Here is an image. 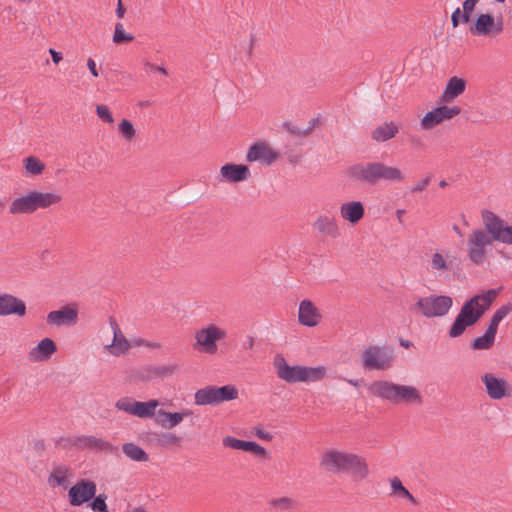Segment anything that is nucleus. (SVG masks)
Instances as JSON below:
<instances>
[{
    "label": "nucleus",
    "mask_w": 512,
    "mask_h": 512,
    "mask_svg": "<svg viewBox=\"0 0 512 512\" xmlns=\"http://www.w3.org/2000/svg\"><path fill=\"white\" fill-rule=\"evenodd\" d=\"M24 168L30 175H40L44 169L45 164L35 156H29L24 159Z\"/></svg>",
    "instance_id": "obj_41"
},
{
    "label": "nucleus",
    "mask_w": 512,
    "mask_h": 512,
    "mask_svg": "<svg viewBox=\"0 0 512 512\" xmlns=\"http://www.w3.org/2000/svg\"><path fill=\"white\" fill-rule=\"evenodd\" d=\"M138 402L132 397H122L115 403V408L134 416Z\"/></svg>",
    "instance_id": "obj_45"
},
{
    "label": "nucleus",
    "mask_w": 512,
    "mask_h": 512,
    "mask_svg": "<svg viewBox=\"0 0 512 512\" xmlns=\"http://www.w3.org/2000/svg\"><path fill=\"white\" fill-rule=\"evenodd\" d=\"M511 312H512V303H507V304L501 306L494 312V314L490 320L489 326L497 331L500 322L505 317H507Z\"/></svg>",
    "instance_id": "obj_42"
},
{
    "label": "nucleus",
    "mask_w": 512,
    "mask_h": 512,
    "mask_svg": "<svg viewBox=\"0 0 512 512\" xmlns=\"http://www.w3.org/2000/svg\"><path fill=\"white\" fill-rule=\"evenodd\" d=\"M497 296L498 291L496 289H489L465 302L448 331L449 337L457 338L468 327L476 324Z\"/></svg>",
    "instance_id": "obj_2"
},
{
    "label": "nucleus",
    "mask_w": 512,
    "mask_h": 512,
    "mask_svg": "<svg viewBox=\"0 0 512 512\" xmlns=\"http://www.w3.org/2000/svg\"><path fill=\"white\" fill-rule=\"evenodd\" d=\"M348 175L355 180L367 183H376L379 180L400 183L405 180V175L400 168L382 162H368L351 166L348 169Z\"/></svg>",
    "instance_id": "obj_5"
},
{
    "label": "nucleus",
    "mask_w": 512,
    "mask_h": 512,
    "mask_svg": "<svg viewBox=\"0 0 512 512\" xmlns=\"http://www.w3.org/2000/svg\"><path fill=\"white\" fill-rule=\"evenodd\" d=\"M123 453L133 461L147 462L148 454L137 444L133 442L124 443L122 446Z\"/></svg>",
    "instance_id": "obj_36"
},
{
    "label": "nucleus",
    "mask_w": 512,
    "mask_h": 512,
    "mask_svg": "<svg viewBox=\"0 0 512 512\" xmlns=\"http://www.w3.org/2000/svg\"><path fill=\"white\" fill-rule=\"evenodd\" d=\"M46 321L50 326H73L78 321V310L71 305L63 306L59 310L49 312Z\"/></svg>",
    "instance_id": "obj_17"
},
{
    "label": "nucleus",
    "mask_w": 512,
    "mask_h": 512,
    "mask_svg": "<svg viewBox=\"0 0 512 512\" xmlns=\"http://www.w3.org/2000/svg\"><path fill=\"white\" fill-rule=\"evenodd\" d=\"M319 466L333 474L348 473L354 481H363L370 476L364 456L339 448L324 450L319 458Z\"/></svg>",
    "instance_id": "obj_1"
},
{
    "label": "nucleus",
    "mask_w": 512,
    "mask_h": 512,
    "mask_svg": "<svg viewBox=\"0 0 512 512\" xmlns=\"http://www.w3.org/2000/svg\"><path fill=\"white\" fill-rule=\"evenodd\" d=\"M271 458V453L265 448L258 445V459H266L269 460Z\"/></svg>",
    "instance_id": "obj_57"
},
{
    "label": "nucleus",
    "mask_w": 512,
    "mask_h": 512,
    "mask_svg": "<svg viewBox=\"0 0 512 512\" xmlns=\"http://www.w3.org/2000/svg\"><path fill=\"white\" fill-rule=\"evenodd\" d=\"M465 89L466 81L463 78L453 76L448 80L439 100L441 103H451L463 94Z\"/></svg>",
    "instance_id": "obj_26"
},
{
    "label": "nucleus",
    "mask_w": 512,
    "mask_h": 512,
    "mask_svg": "<svg viewBox=\"0 0 512 512\" xmlns=\"http://www.w3.org/2000/svg\"><path fill=\"white\" fill-rule=\"evenodd\" d=\"M56 351L55 342L50 338H44L28 352V359L31 362L47 361Z\"/></svg>",
    "instance_id": "obj_24"
},
{
    "label": "nucleus",
    "mask_w": 512,
    "mask_h": 512,
    "mask_svg": "<svg viewBox=\"0 0 512 512\" xmlns=\"http://www.w3.org/2000/svg\"><path fill=\"white\" fill-rule=\"evenodd\" d=\"M496 333L497 331L488 325L486 332L471 342V347L474 350L490 349L494 345Z\"/></svg>",
    "instance_id": "obj_35"
},
{
    "label": "nucleus",
    "mask_w": 512,
    "mask_h": 512,
    "mask_svg": "<svg viewBox=\"0 0 512 512\" xmlns=\"http://www.w3.org/2000/svg\"><path fill=\"white\" fill-rule=\"evenodd\" d=\"M318 125L317 119H311L306 128L298 127L290 122H284L283 128L289 131L290 133L298 136H308L314 128Z\"/></svg>",
    "instance_id": "obj_40"
},
{
    "label": "nucleus",
    "mask_w": 512,
    "mask_h": 512,
    "mask_svg": "<svg viewBox=\"0 0 512 512\" xmlns=\"http://www.w3.org/2000/svg\"><path fill=\"white\" fill-rule=\"evenodd\" d=\"M504 19L490 12L477 14L469 24L468 30L472 36L484 38H497L504 31Z\"/></svg>",
    "instance_id": "obj_6"
},
{
    "label": "nucleus",
    "mask_w": 512,
    "mask_h": 512,
    "mask_svg": "<svg viewBox=\"0 0 512 512\" xmlns=\"http://www.w3.org/2000/svg\"><path fill=\"white\" fill-rule=\"evenodd\" d=\"M272 504L275 507H278L281 509H290L293 506L294 502L292 499H290L288 497H282V498L273 500Z\"/></svg>",
    "instance_id": "obj_51"
},
{
    "label": "nucleus",
    "mask_w": 512,
    "mask_h": 512,
    "mask_svg": "<svg viewBox=\"0 0 512 512\" xmlns=\"http://www.w3.org/2000/svg\"><path fill=\"white\" fill-rule=\"evenodd\" d=\"M480 217L482 225L488 229L495 243L512 246V222H507L489 209H483Z\"/></svg>",
    "instance_id": "obj_8"
},
{
    "label": "nucleus",
    "mask_w": 512,
    "mask_h": 512,
    "mask_svg": "<svg viewBox=\"0 0 512 512\" xmlns=\"http://www.w3.org/2000/svg\"><path fill=\"white\" fill-rule=\"evenodd\" d=\"M362 362L365 369L385 370L391 366L392 356L387 350L374 346L363 351Z\"/></svg>",
    "instance_id": "obj_14"
},
{
    "label": "nucleus",
    "mask_w": 512,
    "mask_h": 512,
    "mask_svg": "<svg viewBox=\"0 0 512 512\" xmlns=\"http://www.w3.org/2000/svg\"><path fill=\"white\" fill-rule=\"evenodd\" d=\"M116 15L118 18H123L125 15V8L123 7L121 0H118Z\"/></svg>",
    "instance_id": "obj_61"
},
{
    "label": "nucleus",
    "mask_w": 512,
    "mask_h": 512,
    "mask_svg": "<svg viewBox=\"0 0 512 512\" xmlns=\"http://www.w3.org/2000/svg\"><path fill=\"white\" fill-rule=\"evenodd\" d=\"M462 22V11L460 8H456L451 15V23L454 28L458 27Z\"/></svg>",
    "instance_id": "obj_53"
},
{
    "label": "nucleus",
    "mask_w": 512,
    "mask_h": 512,
    "mask_svg": "<svg viewBox=\"0 0 512 512\" xmlns=\"http://www.w3.org/2000/svg\"><path fill=\"white\" fill-rule=\"evenodd\" d=\"M71 470L65 465H58L53 468L48 477V483L51 487L63 486L67 477L71 475Z\"/></svg>",
    "instance_id": "obj_37"
},
{
    "label": "nucleus",
    "mask_w": 512,
    "mask_h": 512,
    "mask_svg": "<svg viewBox=\"0 0 512 512\" xmlns=\"http://www.w3.org/2000/svg\"><path fill=\"white\" fill-rule=\"evenodd\" d=\"M181 440V437L174 433H164L160 436L159 443L166 448H170L178 446L181 443Z\"/></svg>",
    "instance_id": "obj_47"
},
{
    "label": "nucleus",
    "mask_w": 512,
    "mask_h": 512,
    "mask_svg": "<svg viewBox=\"0 0 512 512\" xmlns=\"http://www.w3.org/2000/svg\"><path fill=\"white\" fill-rule=\"evenodd\" d=\"M196 405H218V398L216 393V386H207L199 389L194 395Z\"/></svg>",
    "instance_id": "obj_33"
},
{
    "label": "nucleus",
    "mask_w": 512,
    "mask_h": 512,
    "mask_svg": "<svg viewBox=\"0 0 512 512\" xmlns=\"http://www.w3.org/2000/svg\"><path fill=\"white\" fill-rule=\"evenodd\" d=\"M219 180L228 183H237L251 177V170L247 165L227 163L220 168Z\"/></svg>",
    "instance_id": "obj_19"
},
{
    "label": "nucleus",
    "mask_w": 512,
    "mask_h": 512,
    "mask_svg": "<svg viewBox=\"0 0 512 512\" xmlns=\"http://www.w3.org/2000/svg\"><path fill=\"white\" fill-rule=\"evenodd\" d=\"M96 484L91 480L82 479L69 489V502L72 506H80L96 495Z\"/></svg>",
    "instance_id": "obj_16"
},
{
    "label": "nucleus",
    "mask_w": 512,
    "mask_h": 512,
    "mask_svg": "<svg viewBox=\"0 0 512 512\" xmlns=\"http://www.w3.org/2000/svg\"><path fill=\"white\" fill-rule=\"evenodd\" d=\"M258 438H260L264 441H272L274 438V435L270 431L258 429Z\"/></svg>",
    "instance_id": "obj_54"
},
{
    "label": "nucleus",
    "mask_w": 512,
    "mask_h": 512,
    "mask_svg": "<svg viewBox=\"0 0 512 512\" xmlns=\"http://www.w3.org/2000/svg\"><path fill=\"white\" fill-rule=\"evenodd\" d=\"M131 512H146L142 507H136Z\"/></svg>",
    "instance_id": "obj_64"
},
{
    "label": "nucleus",
    "mask_w": 512,
    "mask_h": 512,
    "mask_svg": "<svg viewBox=\"0 0 512 512\" xmlns=\"http://www.w3.org/2000/svg\"><path fill=\"white\" fill-rule=\"evenodd\" d=\"M134 40L132 34H128L124 30V26L121 22H117L114 28L113 42L115 44H122L124 42H131Z\"/></svg>",
    "instance_id": "obj_46"
},
{
    "label": "nucleus",
    "mask_w": 512,
    "mask_h": 512,
    "mask_svg": "<svg viewBox=\"0 0 512 512\" xmlns=\"http://www.w3.org/2000/svg\"><path fill=\"white\" fill-rule=\"evenodd\" d=\"M109 324L113 331V341L111 344L106 345L105 349L114 356L125 354L131 348L129 341L123 335L119 325L113 317L109 318Z\"/></svg>",
    "instance_id": "obj_21"
},
{
    "label": "nucleus",
    "mask_w": 512,
    "mask_h": 512,
    "mask_svg": "<svg viewBox=\"0 0 512 512\" xmlns=\"http://www.w3.org/2000/svg\"><path fill=\"white\" fill-rule=\"evenodd\" d=\"M461 113L459 106L441 105L427 111L419 121L420 129L430 131Z\"/></svg>",
    "instance_id": "obj_12"
},
{
    "label": "nucleus",
    "mask_w": 512,
    "mask_h": 512,
    "mask_svg": "<svg viewBox=\"0 0 512 512\" xmlns=\"http://www.w3.org/2000/svg\"><path fill=\"white\" fill-rule=\"evenodd\" d=\"M139 345H144L148 348H152V349H159L161 347V344L160 343H157V342H149V341H145V340H141L139 341L138 343Z\"/></svg>",
    "instance_id": "obj_60"
},
{
    "label": "nucleus",
    "mask_w": 512,
    "mask_h": 512,
    "mask_svg": "<svg viewBox=\"0 0 512 512\" xmlns=\"http://www.w3.org/2000/svg\"><path fill=\"white\" fill-rule=\"evenodd\" d=\"M297 321L303 327L315 328L323 322V313L316 303L305 298L299 302Z\"/></svg>",
    "instance_id": "obj_13"
},
{
    "label": "nucleus",
    "mask_w": 512,
    "mask_h": 512,
    "mask_svg": "<svg viewBox=\"0 0 512 512\" xmlns=\"http://www.w3.org/2000/svg\"><path fill=\"white\" fill-rule=\"evenodd\" d=\"M49 53H50V55H51L52 61H53L55 64H59V63L62 61L63 56H62V53H61V52H58V51H56L55 49L50 48V49H49Z\"/></svg>",
    "instance_id": "obj_55"
},
{
    "label": "nucleus",
    "mask_w": 512,
    "mask_h": 512,
    "mask_svg": "<svg viewBox=\"0 0 512 512\" xmlns=\"http://www.w3.org/2000/svg\"><path fill=\"white\" fill-rule=\"evenodd\" d=\"M93 501L90 504V507L95 512H109L108 506L106 504L107 496L105 494H99L98 496H94L92 498Z\"/></svg>",
    "instance_id": "obj_48"
},
{
    "label": "nucleus",
    "mask_w": 512,
    "mask_h": 512,
    "mask_svg": "<svg viewBox=\"0 0 512 512\" xmlns=\"http://www.w3.org/2000/svg\"><path fill=\"white\" fill-rule=\"evenodd\" d=\"M159 406L158 400H149L147 402H138L135 407L134 416L139 418H151L155 414L156 408Z\"/></svg>",
    "instance_id": "obj_39"
},
{
    "label": "nucleus",
    "mask_w": 512,
    "mask_h": 512,
    "mask_svg": "<svg viewBox=\"0 0 512 512\" xmlns=\"http://www.w3.org/2000/svg\"><path fill=\"white\" fill-rule=\"evenodd\" d=\"M462 258L458 252L448 248L436 249L428 259V267L432 274L443 276L460 270Z\"/></svg>",
    "instance_id": "obj_7"
},
{
    "label": "nucleus",
    "mask_w": 512,
    "mask_h": 512,
    "mask_svg": "<svg viewBox=\"0 0 512 512\" xmlns=\"http://www.w3.org/2000/svg\"><path fill=\"white\" fill-rule=\"evenodd\" d=\"M65 446L76 447L78 449H90L97 451L112 452L113 445L103 438H97L89 435L68 437L65 440Z\"/></svg>",
    "instance_id": "obj_15"
},
{
    "label": "nucleus",
    "mask_w": 512,
    "mask_h": 512,
    "mask_svg": "<svg viewBox=\"0 0 512 512\" xmlns=\"http://www.w3.org/2000/svg\"><path fill=\"white\" fill-rule=\"evenodd\" d=\"M87 67H88L89 71L91 72V74L94 77H98L99 76L98 70H97V67H96V62L92 58H88V60H87Z\"/></svg>",
    "instance_id": "obj_56"
},
{
    "label": "nucleus",
    "mask_w": 512,
    "mask_h": 512,
    "mask_svg": "<svg viewBox=\"0 0 512 512\" xmlns=\"http://www.w3.org/2000/svg\"><path fill=\"white\" fill-rule=\"evenodd\" d=\"M177 372V364L150 365L142 370L141 378L146 381L164 379L173 376Z\"/></svg>",
    "instance_id": "obj_25"
},
{
    "label": "nucleus",
    "mask_w": 512,
    "mask_h": 512,
    "mask_svg": "<svg viewBox=\"0 0 512 512\" xmlns=\"http://www.w3.org/2000/svg\"><path fill=\"white\" fill-rule=\"evenodd\" d=\"M158 415L165 418V420L162 421V426L165 428L171 429V428L177 426L178 424H180L183 421L184 417L192 416L193 412L188 409H186L180 413L179 412L172 413V412H167L165 410H159Z\"/></svg>",
    "instance_id": "obj_34"
},
{
    "label": "nucleus",
    "mask_w": 512,
    "mask_h": 512,
    "mask_svg": "<svg viewBox=\"0 0 512 512\" xmlns=\"http://www.w3.org/2000/svg\"><path fill=\"white\" fill-rule=\"evenodd\" d=\"M453 300L446 295L417 297L413 310L426 318L444 317L452 308Z\"/></svg>",
    "instance_id": "obj_9"
},
{
    "label": "nucleus",
    "mask_w": 512,
    "mask_h": 512,
    "mask_svg": "<svg viewBox=\"0 0 512 512\" xmlns=\"http://www.w3.org/2000/svg\"><path fill=\"white\" fill-rule=\"evenodd\" d=\"M273 364L276 374L281 380L289 384L301 382L302 365H289L285 358L280 354L275 356Z\"/></svg>",
    "instance_id": "obj_18"
},
{
    "label": "nucleus",
    "mask_w": 512,
    "mask_h": 512,
    "mask_svg": "<svg viewBox=\"0 0 512 512\" xmlns=\"http://www.w3.org/2000/svg\"><path fill=\"white\" fill-rule=\"evenodd\" d=\"M96 114L97 116L105 123L113 124L114 118L108 108V106L104 104H100L96 106Z\"/></svg>",
    "instance_id": "obj_49"
},
{
    "label": "nucleus",
    "mask_w": 512,
    "mask_h": 512,
    "mask_svg": "<svg viewBox=\"0 0 512 512\" xmlns=\"http://www.w3.org/2000/svg\"><path fill=\"white\" fill-rule=\"evenodd\" d=\"M227 332L215 324H208L194 333L195 344L193 348L197 351L213 355L217 352V342L226 338Z\"/></svg>",
    "instance_id": "obj_10"
},
{
    "label": "nucleus",
    "mask_w": 512,
    "mask_h": 512,
    "mask_svg": "<svg viewBox=\"0 0 512 512\" xmlns=\"http://www.w3.org/2000/svg\"><path fill=\"white\" fill-rule=\"evenodd\" d=\"M390 497L397 500H407L413 505H417V499L404 487L402 481L398 477L389 480Z\"/></svg>",
    "instance_id": "obj_32"
},
{
    "label": "nucleus",
    "mask_w": 512,
    "mask_h": 512,
    "mask_svg": "<svg viewBox=\"0 0 512 512\" xmlns=\"http://www.w3.org/2000/svg\"><path fill=\"white\" fill-rule=\"evenodd\" d=\"M369 390L394 405L421 406L424 403L422 392L413 385L381 380L373 382Z\"/></svg>",
    "instance_id": "obj_3"
},
{
    "label": "nucleus",
    "mask_w": 512,
    "mask_h": 512,
    "mask_svg": "<svg viewBox=\"0 0 512 512\" xmlns=\"http://www.w3.org/2000/svg\"><path fill=\"white\" fill-rule=\"evenodd\" d=\"M339 213L344 221L356 225L364 217L365 208L361 201H347L339 206Z\"/></svg>",
    "instance_id": "obj_23"
},
{
    "label": "nucleus",
    "mask_w": 512,
    "mask_h": 512,
    "mask_svg": "<svg viewBox=\"0 0 512 512\" xmlns=\"http://www.w3.org/2000/svg\"><path fill=\"white\" fill-rule=\"evenodd\" d=\"M487 397L494 401L512 397V383L497 373L487 371L480 376Z\"/></svg>",
    "instance_id": "obj_11"
},
{
    "label": "nucleus",
    "mask_w": 512,
    "mask_h": 512,
    "mask_svg": "<svg viewBox=\"0 0 512 512\" xmlns=\"http://www.w3.org/2000/svg\"><path fill=\"white\" fill-rule=\"evenodd\" d=\"M223 445L236 450H243L256 454V442L244 441L231 436L223 438Z\"/></svg>",
    "instance_id": "obj_38"
},
{
    "label": "nucleus",
    "mask_w": 512,
    "mask_h": 512,
    "mask_svg": "<svg viewBox=\"0 0 512 512\" xmlns=\"http://www.w3.org/2000/svg\"><path fill=\"white\" fill-rule=\"evenodd\" d=\"M216 393L219 404L224 401L234 400L238 397V390L233 385L216 386Z\"/></svg>",
    "instance_id": "obj_43"
},
{
    "label": "nucleus",
    "mask_w": 512,
    "mask_h": 512,
    "mask_svg": "<svg viewBox=\"0 0 512 512\" xmlns=\"http://www.w3.org/2000/svg\"><path fill=\"white\" fill-rule=\"evenodd\" d=\"M34 212L30 192L14 198L9 206V213L11 215L33 214Z\"/></svg>",
    "instance_id": "obj_31"
},
{
    "label": "nucleus",
    "mask_w": 512,
    "mask_h": 512,
    "mask_svg": "<svg viewBox=\"0 0 512 512\" xmlns=\"http://www.w3.org/2000/svg\"><path fill=\"white\" fill-rule=\"evenodd\" d=\"M430 183L429 178L422 179L421 181L414 184L411 188L412 193H419L424 191Z\"/></svg>",
    "instance_id": "obj_52"
},
{
    "label": "nucleus",
    "mask_w": 512,
    "mask_h": 512,
    "mask_svg": "<svg viewBox=\"0 0 512 512\" xmlns=\"http://www.w3.org/2000/svg\"><path fill=\"white\" fill-rule=\"evenodd\" d=\"M328 369L323 365L319 366H301V382L300 383H316L327 377Z\"/></svg>",
    "instance_id": "obj_29"
},
{
    "label": "nucleus",
    "mask_w": 512,
    "mask_h": 512,
    "mask_svg": "<svg viewBox=\"0 0 512 512\" xmlns=\"http://www.w3.org/2000/svg\"><path fill=\"white\" fill-rule=\"evenodd\" d=\"M26 314V304L23 300L11 294H0V316Z\"/></svg>",
    "instance_id": "obj_22"
},
{
    "label": "nucleus",
    "mask_w": 512,
    "mask_h": 512,
    "mask_svg": "<svg viewBox=\"0 0 512 512\" xmlns=\"http://www.w3.org/2000/svg\"><path fill=\"white\" fill-rule=\"evenodd\" d=\"M400 130V124L394 121H386L378 125L371 132V138L379 143L387 142L394 138Z\"/></svg>",
    "instance_id": "obj_27"
},
{
    "label": "nucleus",
    "mask_w": 512,
    "mask_h": 512,
    "mask_svg": "<svg viewBox=\"0 0 512 512\" xmlns=\"http://www.w3.org/2000/svg\"><path fill=\"white\" fill-rule=\"evenodd\" d=\"M280 157V152L266 141H258V164L270 166Z\"/></svg>",
    "instance_id": "obj_30"
},
{
    "label": "nucleus",
    "mask_w": 512,
    "mask_h": 512,
    "mask_svg": "<svg viewBox=\"0 0 512 512\" xmlns=\"http://www.w3.org/2000/svg\"><path fill=\"white\" fill-rule=\"evenodd\" d=\"M475 6L476 5L472 2H470L469 0H465L463 2V9L461 10L462 11V23L470 24V22L473 19V18H471V16L475 9Z\"/></svg>",
    "instance_id": "obj_50"
},
{
    "label": "nucleus",
    "mask_w": 512,
    "mask_h": 512,
    "mask_svg": "<svg viewBox=\"0 0 512 512\" xmlns=\"http://www.w3.org/2000/svg\"><path fill=\"white\" fill-rule=\"evenodd\" d=\"M348 383L353 385L354 387L358 386V381L357 380L350 379V380H348Z\"/></svg>",
    "instance_id": "obj_63"
},
{
    "label": "nucleus",
    "mask_w": 512,
    "mask_h": 512,
    "mask_svg": "<svg viewBox=\"0 0 512 512\" xmlns=\"http://www.w3.org/2000/svg\"><path fill=\"white\" fill-rule=\"evenodd\" d=\"M34 207V211L37 209H45L52 205L59 204L62 200L61 195L53 192H41L38 190L29 191Z\"/></svg>",
    "instance_id": "obj_28"
},
{
    "label": "nucleus",
    "mask_w": 512,
    "mask_h": 512,
    "mask_svg": "<svg viewBox=\"0 0 512 512\" xmlns=\"http://www.w3.org/2000/svg\"><path fill=\"white\" fill-rule=\"evenodd\" d=\"M495 242L483 225L469 231L465 241V257L473 266L483 267L489 263Z\"/></svg>",
    "instance_id": "obj_4"
},
{
    "label": "nucleus",
    "mask_w": 512,
    "mask_h": 512,
    "mask_svg": "<svg viewBox=\"0 0 512 512\" xmlns=\"http://www.w3.org/2000/svg\"><path fill=\"white\" fill-rule=\"evenodd\" d=\"M312 228L321 236L336 239L340 236V227L334 216L321 214L312 223Z\"/></svg>",
    "instance_id": "obj_20"
},
{
    "label": "nucleus",
    "mask_w": 512,
    "mask_h": 512,
    "mask_svg": "<svg viewBox=\"0 0 512 512\" xmlns=\"http://www.w3.org/2000/svg\"><path fill=\"white\" fill-rule=\"evenodd\" d=\"M118 132L126 141H132L136 136V130L132 122L128 119H122L118 124Z\"/></svg>",
    "instance_id": "obj_44"
},
{
    "label": "nucleus",
    "mask_w": 512,
    "mask_h": 512,
    "mask_svg": "<svg viewBox=\"0 0 512 512\" xmlns=\"http://www.w3.org/2000/svg\"><path fill=\"white\" fill-rule=\"evenodd\" d=\"M254 346V338L252 336H247L246 340L243 342L244 349H252Z\"/></svg>",
    "instance_id": "obj_62"
},
{
    "label": "nucleus",
    "mask_w": 512,
    "mask_h": 512,
    "mask_svg": "<svg viewBox=\"0 0 512 512\" xmlns=\"http://www.w3.org/2000/svg\"><path fill=\"white\" fill-rule=\"evenodd\" d=\"M146 67H148L150 70H153L155 72H160L164 75H167V70L164 68V67H161V66H157L155 64H152L150 62H146L145 63Z\"/></svg>",
    "instance_id": "obj_59"
},
{
    "label": "nucleus",
    "mask_w": 512,
    "mask_h": 512,
    "mask_svg": "<svg viewBox=\"0 0 512 512\" xmlns=\"http://www.w3.org/2000/svg\"><path fill=\"white\" fill-rule=\"evenodd\" d=\"M247 160L250 162L256 161V143H253L248 150Z\"/></svg>",
    "instance_id": "obj_58"
}]
</instances>
